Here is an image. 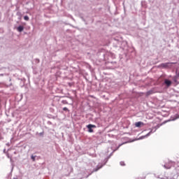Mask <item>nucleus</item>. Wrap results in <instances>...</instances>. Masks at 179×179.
Masks as SVG:
<instances>
[{"label":"nucleus","instance_id":"obj_1","mask_svg":"<svg viewBox=\"0 0 179 179\" xmlns=\"http://www.w3.org/2000/svg\"><path fill=\"white\" fill-rule=\"evenodd\" d=\"M87 128L88 129V132H90V133L92 134V132H94L92 128H96V125H94V124H88V125H87Z\"/></svg>","mask_w":179,"mask_h":179},{"label":"nucleus","instance_id":"obj_2","mask_svg":"<svg viewBox=\"0 0 179 179\" xmlns=\"http://www.w3.org/2000/svg\"><path fill=\"white\" fill-rule=\"evenodd\" d=\"M171 64H174V63H163L161 64V66L162 68H171Z\"/></svg>","mask_w":179,"mask_h":179},{"label":"nucleus","instance_id":"obj_3","mask_svg":"<svg viewBox=\"0 0 179 179\" xmlns=\"http://www.w3.org/2000/svg\"><path fill=\"white\" fill-rule=\"evenodd\" d=\"M145 123L143 122H137L135 123V127H136V128H141V127H143Z\"/></svg>","mask_w":179,"mask_h":179},{"label":"nucleus","instance_id":"obj_4","mask_svg":"<svg viewBox=\"0 0 179 179\" xmlns=\"http://www.w3.org/2000/svg\"><path fill=\"white\" fill-rule=\"evenodd\" d=\"M164 83L168 87L171 86V82L169 80H165Z\"/></svg>","mask_w":179,"mask_h":179},{"label":"nucleus","instance_id":"obj_5","mask_svg":"<svg viewBox=\"0 0 179 179\" xmlns=\"http://www.w3.org/2000/svg\"><path fill=\"white\" fill-rule=\"evenodd\" d=\"M17 31H20V33H22V31H23V30H24V27H23V26H19L17 28Z\"/></svg>","mask_w":179,"mask_h":179},{"label":"nucleus","instance_id":"obj_6","mask_svg":"<svg viewBox=\"0 0 179 179\" xmlns=\"http://www.w3.org/2000/svg\"><path fill=\"white\" fill-rule=\"evenodd\" d=\"M169 164H171V165L169 166H167V164H166L164 165L165 169H171V166H172V164H173V162H170Z\"/></svg>","mask_w":179,"mask_h":179},{"label":"nucleus","instance_id":"obj_7","mask_svg":"<svg viewBox=\"0 0 179 179\" xmlns=\"http://www.w3.org/2000/svg\"><path fill=\"white\" fill-rule=\"evenodd\" d=\"M62 104H68V101L63 100V101H62Z\"/></svg>","mask_w":179,"mask_h":179},{"label":"nucleus","instance_id":"obj_8","mask_svg":"<svg viewBox=\"0 0 179 179\" xmlns=\"http://www.w3.org/2000/svg\"><path fill=\"white\" fill-rule=\"evenodd\" d=\"M24 20H27V21H29V16H27V15H25L24 17Z\"/></svg>","mask_w":179,"mask_h":179},{"label":"nucleus","instance_id":"obj_9","mask_svg":"<svg viewBox=\"0 0 179 179\" xmlns=\"http://www.w3.org/2000/svg\"><path fill=\"white\" fill-rule=\"evenodd\" d=\"M31 159L33 160V162L36 161V157L31 155Z\"/></svg>","mask_w":179,"mask_h":179},{"label":"nucleus","instance_id":"obj_10","mask_svg":"<svg viewBox=\"0 0 179 179\" xmlns=\"http://www.w3.org/2000/svg\"><path fill=\"white\" fill-rule=\"evenodd\" d=\"M63 110H64V111H69V110L68 108H66V107H64V108H63Z\"/></svg>","mask_w":179,"mask_h":179},{"label":"nucleus","instance_id":"obj_11","mask_svg":"<svg viewBox=\"0 0 179 179\" xmlns=\"http://www.w3.org/2000/svg\"><path fill=\"white\" fill-rule=\"evenodd\" d=\"M120 164H121V166H124V165H125V163H124V162H120Z\"/></svg>","mask_w":179,"mask_h":179},{"label":"nucleus","instance_id":"obj_12","mask_svg":"<svg viewBox=\"0 0 179 179\" xmlns=\"http://www.w3.org/2000/svg\"><path fill=\"white\" fill-rule=\"evenodd\" d=\"M120 146H122V144L119 145V146L117 147V148L116 149V150H118V149L120 148Z\"/></svg>","mask_w":179,"mask_h":179},{"label":"nucleus","instance_id":"obj_13","mask_svg":"<svg viewBox=\"0 0 179 179\" xmlns=\"http://www.w3.org/2000/svg\"><path fill=\"white\" fill-rule=\"evenodd\" d=\"M13 179H16V178H13Z\"/></svg>","mask_w":179,"mask_h":179}]
</instances>
